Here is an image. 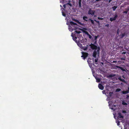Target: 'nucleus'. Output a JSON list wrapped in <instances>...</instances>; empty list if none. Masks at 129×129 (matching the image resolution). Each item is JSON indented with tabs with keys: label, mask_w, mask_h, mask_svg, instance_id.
I'll use <instances>...</instances> for the list:
<instances>
[{
	"label": "nucleus",
	"mask_w": 129,
	"mask_h": 129,
	"mask_svg": "<svg viewBox=\"0 0 129 129\" xmlns=\"http://www.w3.org/2000/svg\"><path fill=\"white\" fill-rule=\"evenodd\" d=\"M94 17H96V15H94Z\"/></svg>",
	"instance_id": "obj_53"
},
{
	"label": "nucleus",
	"mask_w": 129,
	"mask_h": 129,
	"mask_svg": "<svg viewBox=\"0 0 129 129\" xmlns=\"http://www.w3.org/2000/svg\"><path fill=\"white\" fill-rule=\"evenodd\" d=\"M104 18H101L100 17H98V19L99 20H103L104 19Z\"/></svg>",
	"instance_id": "obj_26"
},
{
	"label": "nucleus",
	"mask_w": 129,
	"mask_h": 129,
	"mask_svg": "<svg viewBox=\"0 0 129 129\" xmlns=\"http://www.w3.org/2000/svg\"><path fill=\"white\" fill-rule=\"evenodd\" d=\"M83 42V40H82L81 41V43H84Z\"/></svg>",
	"instance_id": "obj_45"
},
{
	"label": "nucleus",
	"mask_w": 129,
	"mask_h": 129,
	"mask_svg": "<svg viewBox=\"0 0 129 129\" xmlns=\"http://www.w3.org/2000/svg\"><path fill=\"white\" fill-rule=\"evenodd\" d=\"M128 10H127V11H124L123 13H125V14H126L128 12Z\"/></svg>",
	"instance_id": "obj_30"
},
{
	"label": "nucleus",
	"mask_w": 129,
	"mask_h": 129,
	"mask_svg": "<svg viewBox=\"0 0 129 129\" xmlns=\"http://www.w3.org/2000/svg\"><path fill=\"white\" fill-rule=\"evenodd\" d=\"M116 67H117L119 68L122 71H125V69L123 68L118 66H117Z\"/></svg>",
	"instance_id": "obj_10"
},
{
	"label": "nucleus",
	"mask_w": 129,
	"mask_h": 129,
	"mask_svg": "<svg viewBox=\"0 0 129 129\" xmlns=\"http://www.w3.org/2000/svg\"><path fill=\"white\" fill-rule=\"evenodd\" d=\"M125 33L121 34L120 35L121 38H123L125 35Z\"/></svg>",
	"instance_id": "obj_13"
},
{
	"label": "nucleus",
	"mask_w": 129,
	"mask_h": 129,
	"mask_svg": "<svg viewBox=\"0 0 129 129\" xmlns=\"http://www.w3.org/2000/svg\"><path fill=\"white\" fill-rule=\"evenodd\" d=\"M118 117L119 118H123L124 117L123 116H122L121 113H118Z\"/></svg>",
	"instance_id": "obj_8"
},
{
	"label": "nucleus",
	"mask_w": 129,
	"mask_h": 129,
	"mask_svg": "<svg viewBox=\"0 0 129 129\" xmlns=\"http://www.w3.org/2000/svg\"><path fill=\"white\" fill-rule=\"evenodd\" d=\"M82 55L81 56V57H83V59L84 60L87 57L88 54L87 53L84 52H82Z\"/></svg>",
	"instance_id": "obj_3"
},
{
	"label": "nucleus",
	"mask_w": 129,
	"mask_h": 129,
	"mask_svg": "<svg viewBox=\"0 0 129 129\" xmlns=\"http://www.w3.org/2000/svg\"><path fill=\"white\" fill-rule=\"evenodd\" d=\"M122 112L123 113H126V112L125 111H122Z\"/></svg>",
	"instance_id": "obj_40"
},
{
	"label": "nucleus",
	"mask_w": 129,
	"mask_h": 129,
	"mask_svg": "<svg viewBox=\"0 0 129 129\" xmlns=\"http://www.w3.org/2000/svg\"><path fill=\"white\" fill-rule=\"evenodd\" d=\"M70 24L71 25H72L73 26L75 25H76L77 26H78L77 24V23H75L72 21H70Z\"/></svg>",
	"instance_id": "obj_9"
},
{
	"label": "nucleus",
	"mask_w": 129,
	"mask_h": 129,
	"mask_svg": "<svg viewBox=\"0 0 129 129\" xmlns=\"http://www.w3.org/2000/svg\"><path fill=\"white\" fill-rule=\"evenodd\" d=\"M111 109L112 110H113L114 111H115V109H114L112 108H111Z\"/></svg>",
	"instance_id": "obj_47"
},
{
	"label": "nucleus",
	"mask_w": 129,
	"mask_h": 129,
	"mask_svg": "<svg viewBox=\"0 0 129 129\" xmlns=\"http://www.w3.org/2000/svg\"><path fill=\"white\" fill-rule=\"evenodd\" d=\"M73 20L75 21V22H76L77 23V22H78V20H77L74 19H73Z\"/></svg>",
	"instance_id": "obj_28"
},
{
	"label": "nucleus",
	"mask_w": 129,
	"mask_h": 129,
	"mask_svg": "<svg viewBox=\"0 0 129 129\" xmlns=\"http://www.w3.org/2000/svg\"><path fill=\"white\" fill-rule=\"evenodd\" d=\"M126 53V52H124L122 53V54H125Z\"/></svg>",
	"instance_id": "obj_41"
},
{
	"label": "nucleus",
	"mask_w": 129,
	"mask_h": 129,
	"mask_svg": "<svg viewBox=\"0 0 129 129\" xmlns=\"http://www.w3.org/2000/svg\"><path fill=\"white\" fill-rule=\"evenodd\" d=\"M98 36H95V39H94L95 40H96V39H97L98 37Z\"/></svg>",
	"instance_id": "obj_34"
},
{
	"label": "nucleus",
	"mask_w": 129,
	"mask_h": 129,
	"mask_svg": "<svg viewBox=\"0 0 129 129\" xmlns=\"http://www.w3.org/2000/svg\"><path fill=\"white\" fill-rule=\"evenodd\" d=\"M129 98V95H127V99H128V98Z\"/></svg>",
	"instance_id": "obj_42"
},
{
	"label": "nucleus",
	"mask_w": 129,
	"mask_h": 129,
	"mask_svg": "<svg viewBox=\"0 0 129 129\" xmlns=\"http://www.w3.org/2000/svg\"><path fill=\"white\" fill-rule=\"evenodd\" d=\"M63 7L64 8H65L66 7V4L64 5H63Z\"/></svg>",
	"instance_id": "obj_37"
},
{
	"label": "nucleus",
	"mask_w": 129,
	"mask_h": 129,
	"mask_svg": "<svg viewBox=\"0 0 129 129\" xmlns=\"http://www.w3.org/2000/svg\"><path fill=\"white\" fill-rule=\"evenodd\" d=\"M90 46L91 48L92 49L96 50L98 49V47L96 45H94V44H91L90 45Z\"/></svg>",
	"instance_id": "obj_5"
},
{
	"label": "nucleus",
	"mask_w": 129,
	"mask_h": 129,
	"mask_svg": "<svg viewBox=\"0 0 129 129\" xmlns=\"http://www.w3.org/2000/svg\"><path fill=\"white\" fill-rule=\"evenodd\" d=\"M82 48L84 50H86L87 49V47H85L83 48Z\"/></svg>",
	"instance_id": "obj_33"
},
{
	"label": "nucleus",
	"mask_w": 129,
	"mask_h": 129,
	"mask_svg": "<svg viewBox=\"0 0 129 129\" xmlns=\"http://www.w3.org/2000/svg\"><path fill=\"white\" fill-rule=\"evenodd\" d=\"M128 91L129 92V86H128Z\"/></svg>",
	"instance_id": "obj_50"
},
{
	"label": "nucleus",
	"mask_w": 129,
	"mask_h": 129,
	"mask_svg": "<svg viewBox=\"0 0 129 129\" xmlns=\"http://www.w3.org/2000/svg\"><path fill=\"white\" fill-rule=\"evenodd\" d=\"M120 59L121 60H125V59L124 58H123V57L121 58H120Z\"/></svg>",
	"instance_id": "obj_38"
},
{
	"label": "nucleus",
	"mask_w": 129,
	"mask_h": 129,
	"mask_svg": "<svg viewBox=\"0 0 129 129\" xmlns=\"http://www.w3.org/2000/svg\"><path fill=\"white\" fill-rule=\"evenodd\" d=\"M86 33L88 35V37L89 38L91 39L92 38V37L87 32H86Z\"/></svg>",
	"instance_id": "obj_14"
},
{
	"label": "nucleus",
	"mask_w": 129,
	"mask_h": 129,
	"mask_svg": "<svg viewBox=\"0 0 129 129\" xmlns=\"http://www.w3.org/2000/svg\"><path fill=\"white\" fill-rule=\"evenodd\" d=\"M117 17V15L116 14H115L114 15V17H111L110 18V20L111 22H112L114 20H115Z\"/></svg>",
	"instance_id": "obj_6"
},
{
	"label": "nucleus",
	"mask_w": 129,
	"mask_h": 129,
	"mask_svg": "<svg viewBox=\"0 0 129 129\" xmlns=\"http://www.w3.org/2000/svg\"><path fill=\"white\" fill-rule=\"evenodd\" d=\"M118 79L119 80H120V81H121V77H118Z\"/></svg>",
	"instance_id": "obj_35"
},
{
	"label": "nucleus",
	"mask_w": 129,
	"mask_h": 129,
	"mask_svg": "<svg viewBox=\"0 0 129 129\" xmlns=\"http://www.w3.org/2000/svg\"><path fill=\"white\" fill-rule=\"evenodd\" d=\"M111 93H113V92H110V93H109V95L110 96H111V94H111Z\"/></svg>",
	"instance_id": "obj_43"
},
{
	"label": "nucleus",
	"mask_w": 129,
	"mask_h": 129,
	"mask_svg": "<svg viewBox=\"0 0 129 129\" xmlns=\"http://www.w3.org/2000/svg\"><path fill=\"white\" fill-rule=\"evenodd\" d=\"M96 81L98 82H99L101 80L99 78H96Z\"/></svg>",
	"instance_id": "obj_18"
},
{
	"label": "nucleus",
	"mask_w": 129,
	"mask_h": 129,
	"mask_svg": "<svg viewBox=\"0 0 129 129\" xmlns=\"http://www.w3.org/2000/svg\"><path fill=\"white\" fill-rule=\"evenodd\" d=\"M95 12V11L94 10H92L90 9L88 12V14L93 16L94 15Z\"/></svg>",
	"instance_id": "obj_4"
},
{
	"label": "nucleus",
	"mask_w": 129,
	"mask_h": 129,
	"mask_svg": "<svg viewBox=\"0 0 129 129\" xmlns=\"http://www.w3.org/2000/svg\"><path fill=\"white\" fill-rule=\"evenodd\" d=\"M80 45H82V44H80Z\"/></svg>",
	"instance_id": "obj_55"
},
{
	"label": "nucleus",
	"mask_w": 129,
	"mask_h": 129,
	"mask_svg": "<svg viewBox=\"0 0 129 129\" xmlns=\"http://www.w3.org/2000/svg\"><path fill=\"white\" fill-rule=\"evenodd\" d=\"M117 125L118 126H119L120 125V122L119 121H118L117 122Z\"/></svg>",
	"instance_id": "obj_31"
},
{
	"label": "nucleus",
	"mask_w": 129,
	"mask_h": 129,
	"mask_svg": "<svg viewBox=\"0 0 129 129\" xmlns=\"http://www.w3.org/2000/svg\"><path fill=\"white\" fill-rule=\"evenodd\" d=\"M83 19L84 21H87V19H88V17L86 16H84L83 17Z\"/></svg>",
	"instance_id": "obj_11"
},
{
	"label": "nucleus",
	"mask_w": 129,
	"mask_h": 129,
	"mask_svg": "<svg viewBox=\"0 0 129 129\" xmlns=\"http://www.w3.org/2000/svg\"><path fill=\"white\" fill-rule=\"evenodd\" d=\"M89 21H90L91 23L93 24H94V22L93 20H92L91 19L89 18Z\"/></svg>",
	"instance_id": "obj_16"
},
{
	"label": "nucleus",
	"mask_w": 129,
	"mask_h": 129,
	"mask_svg": "<svg viewBox=\"0 0 129 129\" xmlns=\"http://www.w3.org/2000/svg\"><path fill=\"white\" fill-rule=\"evenodd\" d=\"M115 76V74H111L109 76V77H114Z\"/></svg>",
	"instance_id": "obj_21"
},
{
	"label": "nucleus",
	"mask_w": 129,
	"mask_h": 129,
	"mask_svg": "<svg viewBox=\"0 0 129 129\" xmlns=\"http://www.w3.org/2000/svg\"><path fill=\"white\" fill-rule=\"evenodd\" d=\"M111 0H109V3H110V2H111Z\"/></svg>",
	"instance_id": "obj_52"
},
{
	"label": "nucleus",
	"mask_w": 129,
	"mask_h": 129,
	"mask_svg": "<svg viewBox=\"0 0 129 129\" xmlns=\"http://www.w3.org/2000/svg\"><path fill=\"white\" fill-rule=\"evenodd\" d=\"M98 87L101 90H103V89L104 88V87L103 86V85L101 84H99L98 85Z\"/></svg>",
	"instance_id": "obj_7"
},
{
	"label": "nucleus",
	"mask_w": 129,
	"mask_h": 129,
	"mask_svg": "<svg viewBox=\"0 0 129 129\" xmlns=\"http://www.w3.org/2000/svg\"><path fill=\"white\" fill-rule=\"evenodd\" d=\"M101 0H96L95 1L96 2H98L101 1Z\"/></svg>",
	"instance_id": "obj_46"
},
{
	"label": "nucleus",
	"mask_w": 129,
	"mask_h": 129,
	"mask_svg": "<svg viewBox=\"0 0 129 129\" xmlns=\"http://www.w3.org/2000/svg\"><path fill=\"white\" fill-rule=\"evenodd\" d=\"M100 48L99 46L98 47V49L96 51V50H94L93 52L92 56L93 57L95 58L96 57V55L98 53L99 54Z\"/></svg>",
	"instance_id": "obj_1"
},
{
	"label": "nucleus",
	"mask_w": 129,
	"mask_h": 129,
	"mask_svg": "<svg viewBox=\"0 0 129 129\" xmlns=\"http://www.w3.org/2000/svg\"><path fill=\"white\" fill-rule=\"evenodd\" d=\"M69 6L68 5H66V7Z\"/></svg>",
	"instance_id": "obj_54"
},
{
	"label": "nucleus",
	"mask_w": 129,
	"mask_h": 129,
	"mask_svg": "<svg viewBox=\"0 0 129 129\" xmlns=\"http://www.w3.org/2000/svg\"><path fill=\"white\" fill-rule=\"evenodd\" d=\"M77 23L80 25H83L80 22H79V21L78 22H77Z\"/></svg>",
	"instance_id": "obj_29"
},
{
	"label": "nucleus",
	"mask_w": 129,
	"mask_h": 129,
	"mask_svg": "<svg viewBox=\"0 0 129 129\" xmlns=\"http://www.w3.org/2000/svg\"><path fill=\"white\" fill-rule=\"evenodd\" d=\"M62 15L64 16H66V15L65 14H64V13H62Z\"/></svg>",
	"instance_id": "obj_39"
},
{
	"label": "nucleus",
	"mask_w": 129,
	"mask_h": 129,
	"mask_svg": "<svg viewBox=\"0 0 129 129\" xmlns=\"http://www.w3.org/2000/svg\"><path fill=\"white\" fill-rule=\"evenodd\" d=\"M75 27V30H76V29H77L78 28V27Z\"/></svg>",
	"instance_id": "obj_48"
},
{
	"label": "nucleus",
	"mask_w": 129,
	"mask_h": 129,
	"mask_svg": "<svg viewBox=\"0 0 129 129\" xmlns=\"http://www.w3.org/2000/svg\"><path fill=\"white\" fill-rule=\"evenodd\" d=\"M71 36H72V37L73 38V40L74 41H76V39L77 38V37H74V36H73L72 35H71Z\"/></svg>",
	"instance_id": "obj_17"
},
{
	"label": "nucleus",
	"mask_w": 129,
	"mask_h": 129,
	"mask_svg": "<svg viewBox=\"0 0 129 129\" xmlns=\"http://www.w3.org/2000/svg\"><path fill=\"white\" fill-rule=\"evenodd\" d=\"M66 4V5H68L69 6H70V7H71L72 5V4L70 3V2H69V3H68Z\"/></svg>",
	"instance_id": "obj_22"
},
{
	"label": "nucleus",
	"mask_w": 129,
	"mask_h": 129,
	"mask_svg": "<svg viewBox=\"0 0 129 129\" xmlns=\"http://www.w3.org/2000/svg\"><path fill=\"white\" fill-rule=\"evenodd\" d=\"M93 60L90 58H88L87 60V62L88 64L89 65L90 67H92V66L94 64L93 62Z\"/></svg>",
	"instance_id": "obj_2"
},
{
	"label": "nucleus",
	"mask_w": 129,
	"mask_h": 129,
	"mask_svg": "<svg viewBox=\"0 0 129 129\" xmlns=\"http://www.w3.org/2000/svg\"><path fill=\"white\" fill-rule=\"evenodd\" d=\"M105 26H106L108 28L109 27V25L108 24H106V25H105Z\"/></svg>",
	"instance_id": "obj_32"
},
{
	"label": "nucleus",
	"mask_w": 129,
	"mask_h": 129,
	"mask_svg": "<svg viewBox=\"0 0 129 129\" xmlns=\"http://www.w3.org/2000/svg\"><path fill=\"white\" fill-rule=\"evenodd\" d=\"M122 104L124 106H127V104L124 101H122Z\"/></svg>",
	"instance_id": "obj_15"
},
{
	"label": "nucleus",
	"mask_w": 129,
	"mask_h": 129,
	"mask_svg": "<svg viewBox=\"0 0 129 129\" xmlns=\"http://www.w3.org/2000/svg\"><path fill=\"white\" fill-rule=\"evenodd\" d=\"M105 91L104 90H103V91H102V92L104 94V93H105Z\"/></svg>",
	"instance_id": "obj_44"
},
{
	"label": "nucleus",
	"mask_w": 129,
	"mask_h": 129,
	"mask_svg": "<svg viewBox=\"0 0 129 129\" xmlns=\"http://www.w3.org/2000/svg\"><path fill=\"white\" fill-rule=\"evenodd\" d=\"M94 21L96 22L98 24H99L100 23L99 21H96V20L94 19Z\"/></svg>",
	"instance_id": "obj_27"
},
{
	"label": "nucleus",
	"mask_w": 129,
	"mask_h": 129,
	"mask_svg": "<svg viewBox=\"0 0 129 129\" xmlns=\"http://www.w3.org/2000/svg\"><path fill=\"white\" fill-rule=\"evenodd\" d=\"M121 90L120 89L118 88H117L116 89V92H119V91H120Z\"/></svg>",
	"instance_id": "obj_25"
},
{
	"label": "nucleus",
	"mask_w": 129,
	"mask_h": 129,
	"mask_svg": "<svg viewBox=\"0 0 129 129\" xmlns=\"http://www.w3.org/2000/svg\"><path fill=\"white\" fill-rule=\"evenodd\" d=\"M121 81H122V82H123L124 83H126V82L125 81V80L123 79H121Z\"/></svg>",
	"instance_id": "obj_24"
},
{
	"label": "nucleus",
	"mask_w": 129,
	"mask_h": 129,
	"mask_svg": "<svg viewBox=\"0 0 129 129\" xmlns=\"http://www.w3.org/2000/svg\"><path fill=\"white\" fill-rule=\"evenodd\" d=\"M79 7L80 8L81 7V2H79Z\"/></svg>",
	"instance_id": "obj_23"
},
{
	"label": "nucleus",
	"mask_w": 129,
	"mask_h": 129,
	"mask_svg": "<svg viewBox=\"0 0 129 129\" xmlns=\"http://www.w3.org/2000/svg\"><path fill=\"white\" fill-rule=\"evenodd\" d=\"M117 8V7L115 6H114V7H112V8L113 9V11H114L116 10Z\"/></svg>",
	"instance_id": "obj_19"
},
{
	"label": "nucleus",
	"mask_w": 129,
	"mask_h": 129,
	"mask_svg": "<svg viewBox=\"0 0 129 129\" xmlns=\"http://www.w3.org/2000/svg\"><path fill=\"white\" fill-rule=\"evenodd\" d=\"M129 92L128 91V90L125 91H122V93L123 94H126L127 93H128Z\"/></svg>",
	"instance_id": "obj_12"
},
{
	"label": "nucleus",
	"mask_w": 129,
	"mask_h": 129,
	"mask_svg": "<svg viewBox=\"0 0 129 129\" xmlns=\"http://www.w3.org/2000/svg\"><path fill=\"white\" fill-rule=\"evenodd\" d=\"M114 106L115 107V106H116L114 105Z\"/></svg>",
	"instance_id": "obj_56"
},
{
	"label": "nucleus",
	"mask_w": 129,
	"mask_h": 129,
	"mask_svg": "<svg viewBox=\"0 0 129 129\" xmlns=\"http://www.w3.org/2000/svg\"><path fill=\"white\" fill-rule=\"evenodd\" d=\"M98 60V59L97 58L96 59H95L94 60V61H95V62H97Z\"/></svg>",
	"instance_id": "obj_36"
},
{
	"label": "nucleus",
	"mask_w": 129,
	"mask_h": 129,
	"mask_svg": "<svg viewBox=\"0 0 129 129\" xmlns=\"http://www.w3.org/2000/svg\"><path fill=\"white\" fill-rule=\"evenodd\" d=\"M81 33V32L80 31H77V30L75 31V34L77 33V34H79L80 33Z\"/></svg>",
	"instance_id": "obj_20"
},
{
	"label": "nucleus",
	"mask_w": 129,
	"mask_h": 129,
	"mask_svg": "<svg viewBox=\"0 0 129 129\" xmlns=\"http://www.w3.org/2000/svg\"><path fill=\"white\" fill-rule=\"evenodd\" d=\"M81 2V0H79V2Z\"/></svg>",
	"instance_id": "obj_49"
},
{
	"label": "nucleus",
	"mask_w": 129,
	"mask_h": 129,
	"mask_svg": "<svg viewBox=\"0 0 129 129\" xmlns=\"http://www.w3.org/2000/svg\"><path fill=\"white\" fill-rule=\"evenodd\" d=\"M82 37V35H79V37Z\"/></svg>",
	"instance_id": "obj_51"
}]
</instances>
